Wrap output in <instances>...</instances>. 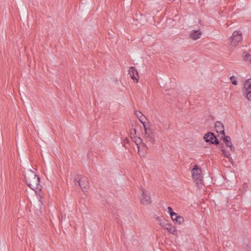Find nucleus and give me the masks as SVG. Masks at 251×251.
Segmentation results:
<instances>
[{
  "instance_id": "1",
  "label": "nucleus",
  "mask_w": 251,
  "mask_h": 251,
  "mask_svg": "<svg viewBox=\"0 0 251 251\" xmlns=\"http://www.w3.org/2000/svg\"><path fill=\"white\" fill-rule=\"evenodd\" d=\"M25 177L27 185L35 192L41 190L42 186L40 184V178L33 172L31 171L30 174Z\"/></svg>"
},
{
  "instance_id": "2",
  "label": "nucleus",
  "mask_w": 251,
  "mask_h": 251,
  "mask_svg": "<svg viewBox=\"0 0 251 251\" xmlns=\"http://www.w3.org/2000/svg\"><path fill=\"white\" fill-rule=\"evenodd\" d=\"M192 176L196 183H199L201 182L202 178L201 170L197 165H195L191 170Z\"/></svg>"
},
{
  "instance_id": "3",
  "label": "nucleus",
  "mask_w": 251,
  "mask_h": 251,
  "mask_svg": "<svg viewBox=\"0 0 251 251\" xmlns=\"http://www.w3.org/2000/svg\"><path fill=\"white\" fill-rule=\"evenodd\" d=\"M145 128V135L147 140L151 144H153L155 142V134L152 129L149 127H147L145 124H143Z\"/></svg>"
},
{
  "instance_id": "4",
  "label": "nucleus",
  "mask_w": 251,
  "mask_h": 251,
  "mask_svg": "<svg viewBox=\"0 0 251 251\" xmlns=\"http://www.w3.org/2000/svg\"><path fill=\"white\" fill-rule=\"evenodd\" d=\"M204 139L206 142L210 143L212 144L218 145L219 143L215 134L211 132H207L204 135Z\"/></svg>"
},
{
  "instance_id": "5",
  "label": "nucleus",
  "mask_w": 251,
  "mask_h": 251,
  "mask_svg": "<svg viewBox=\"0 0 251 251\" xmlns=\"http://www.w3.org/2000/svg\"><path fill=\"white\" fill-rule=\"evenodd\" d=\"M141 202L144 205H149L151 202L150 193L146 190H142V195L141 198Z\"/></svg>"
},
{
  "instance_id": "6",
  "label": "nucleus",
  "mask_w": 251,
  "mask_h": 251,
  "mask_svg": "<svg viewBox=\"0 0 251 251\" xmlns=\"http://www.w3.org/2000/svg\"><path fill=\"white\" fill-rule=\"evenodd\" d=\"M231 44L236 46L242 40V34L238 31H234L230 38Z\"/></svg>"
},
{
  "instance_id": "7",
  "label": "nucleus",
  "mask_w": 251,
  "mask_h": 251,
  "mask_svg": "<svg viewBox=\"0 0 251 251\" xmlns=\"http://www.w3.org/2000/svg\"><path fill=\"white\" fill-rule=\"evenodd\" d=\"M160 225L166 229L168 231L173 235L176 234L177 231L175 227H171V225L168 223L167 220H160Z\"/></svg>"
},
{
  "instance_id": "8",
  "label": "nucleus",
  "mask_w": 251,
  "mask_h": 251,
  "mask_svg": "<svg viewBox=\"0 0 251 251\" xmlns=\"http://www.w3.org/2000/svg\"><path fill=\"white\" fill-rule=\"evenodd\" d=\"M78 185L84 192L87 191V188L89 186V182L88 178L85 176H82L81 179H79Z\"/></svg>"
},
{
  "instance_id": "9",
  "label": "nucleus",
  "mask_w": 251,
  "mask_h": 251,
  "mask_svg": "<svg viewBox=\"0 0 251 251\" xmlns=\"http://www.w3.org/2000/svg\"><path fill=\"white\" fill-rule=\"evenodd\" d=\"M215 128L217 133L225 136V128L223 124L220 121H217L215 124Z\"/></svg>"
},
{
  "instance_id": "10",
  "label": "nucleus",
  "mask_w": 251,
  "mask_h": 251,
  "mask_svg": "<svg viewBox=\"0 0 251 251\" xmlns=\"http://www.w3.org/2000/svg\"><path fill=\"white\" fill-rule=\"evenodd\" d=\"M128 74L133 80H136L138 82L139 75L137 70L133 67H130L128 70Z\"/></svg>"
},
{
  "instance_id": "11",
  "label": "nucleus",
  "mask_w": 251,
  "mask_h": 251,
  "mask_svg": "<svg viewBox=\"0 0 251 251\" xmlns=\"http://www.w3.org/2000/svg\"><path fill=\"white\" fill-rule=\"evenodd\" d=\"M201 33L200 29L193 30L190 34V37L194 40H196L200 38Z\"/></svg>"
},
{
  "instance_id": "12",
  "label": "nucleus",
  "mask_w": 251,
  "mask_h": 251,
  "mask_svg": "<svg viewBox=\"0 0 251 251\" xmlns=\"http://www.w3.org/2000/svg\"><path fill=\"white\" fill-rule=\"evenodd\" d=\"M223 140L224 143H225L226 147H229L230 150L231 151H234V148L232 146V143L230 141V137L229 136H226L225 135L224 137H223Z\"/></svg>"
},
{
  "instance_id": "13",
  "label": "nucleus",
  "mask_w": 251,
  "mask_h": 251,
  "mask_svg": "<svg viewBox=\"0 0 251 251\" xmlns=\"http://www.w3.org/2000/svg\"><path fill=\"white\" fill-rule=\"evenodd\" d=\"M172 219L175 223H177L179 225H180L184 221L183 217L181 216L177 215L176 213V215L173 217V219Z\"/></svg>"
},
{
  "instance_id": "14",
  "label": "nucleus",
  "mask_w": 251,
  "mask_h": 251,
  "mask_svg": "<svg viewBox=\"0 0 251 251\" xmlns=\"http://www.w3.org/2000/svg\"><path fill=\"white\" fill-rule=\"evenodd\" d=\"M244 88L246 89L245 92L250 91L251 90V78L248 79L244 84Z\"/></svg>"
},
{
  "instance_id": "15",
  "label": "nucleus",
  "mask_w": 251,
  "mask_h": 251,
  "mask_svg": "<svg viewBox=\"0 0 251 251\" xmlns=\"http://www.w3.org/2000/svg\"><path fill=\"white\" fill-rule=\"evenodd\" d=\"M135 114L136 116L139 118V121L143 124H145L143 121V114L140 111H136Z\"/></svg>"
},
{
  "instance_id": "16",
  "label": "nucleus",
  "mask_w": 251,
  "mask_h": 251,
  "mask_svg": "<svg viewBox=\"0 0 251 251\" xmlns=\"http://www.w3.org/2000/svg\"><path fill=\"white\" fill-rule=\"evenodd\" d=\"M168 210L170 215L171 218L173 219V217L176 215V213L173 211L172 208L170 206L168 207Z\"/></svg>"
},
{
  "instance_id": "17",
  "label": "nucleus",
  "mask_w": 251,
  "mask_h": 251,
  "mask_svg": "<svg viewBox=\"0 0 251 251\" xmlns=\"http://www.w3.org/2000/svg\"><path fill=\"white\" fill-rule=\"evenodd\" d=\"M221 151H222V153H223V154L225 156H226V157L227 158H229H229H230V153H229V151H226L225 149H222V150H221Z\"/></svg>"
},
{
  "instance_id": "18",
  "label": "nucleus",
  "mask_w": 251,
  "mask_h": 251,
  "mask_svg": "<svg viewBox=\"0 0 251 251\" xmlns=\"http://www.w3.org/2000/svg\"><path fill=\"white\" fill-rule=\"evenodd\" d=\"M244 59L245 61H249L251 63V54L247 53L244 56Z\"/></svg>"
},
{
  "instance_id": "19",
  "label": "nucleus",
  "mask_w": 251,
  "mask_h": 251,
  "mask_svg": "<svg viewBox=\"0 0 251 251\" xmlns=\"http://www.w3.org/2000/svg\"><path fill=\"white\" fill-rule=\"evenodd\" d=\"M245 94L248 100L251 101V90L250 91L245 92Z\"/></svg>"
},
{
  "instance_id": "20",
  "label": "nucleus",
  "mask_w": 251,
  "mask_h": 251,
  "mask_svg": "<svg viewBox=\"0 0 251 251\" xmlns=\"http://www.w3.org/2000/svg\"><path fill=\"white\" fill-rule=\"evenodd\" d=\"M230 79L232 83V84L233 85H237V81H236V77L232 75L231 76H230Z\"/></svg>"
},
{
  "instance_id": "21",
  "label": "nucleus",
  "mask_w": 251,
  "mask_h": 251,
  "mask_svg": "<svg viewBox=\"0 0 251 251\" xmlns=\"http://www.w3.org/2000/svg\"><path fill=\"white\" fill-rule=\"evenodd\" d=\"M81 177L79 175H76L74 178L75 181L79 183V179H81Z\"/></svg>"
},
{
  "instance_id": "22",
  "label": "nucleus",
  "mask_w": 251,
  "mask_h": 251,
  "mask_svg": "<svg viewBox=\"0 0 251 251\" xmlns=\"http://www.w3.org/2000/svg\"><path fill=\"white\" fill-rule=\"evenodd\" d=\"M134 142L137 145H138V144H140V143L142 142V139L140 138H138L136 139Z\"/></svg>"
},
{
  "instance_id": "23",
  "label": "nucleus",
  "mask_w": 251,
  "mask_h": 251,
  "mask_svg": "<svg viewBox=\"0 0 251 251\" xmlns=\"http://www.w3.org/2000/svg\"><path fill=\"white\" fill-rule=\"evenodd\" d=\"M130 134L131 135H136V129H135V128L131 129Z\"/></svg>"
},
{
  "instance_id": "24",
  "label": "nucleus",
  "mask_w": 251,
  "mask_h": 251,
  "mask_svg": "<svg viewBox=\"0 0 251 251\" xmlns=\"http://www.w3.org/2000/svg\"><path fill=\"white\" fill-rule=\"evenodd\" d=\"M219 145V149H221V150L222 149H223V147H224V145L223 144H218Z\"/></svg>"
},
{
  "instance_id": "25",
  "label": "nucleus",
  "mask_w": 251,
  "mask_h": 251,
  "mask_svg": "<svg viewBox=\"0 0 251 251\" xmlns=\"http://www.w3.org/2000/svg\"><path fill=\"white\" fill-rule=\"evenodd\" d=\"M125 141H126V143H129V139H128V138H126L125 139Z\"/></svg>"
}]
</instances>
